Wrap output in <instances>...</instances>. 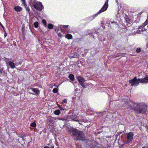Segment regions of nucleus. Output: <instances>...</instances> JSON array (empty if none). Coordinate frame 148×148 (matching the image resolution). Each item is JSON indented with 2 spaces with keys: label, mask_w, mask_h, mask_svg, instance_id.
Listing matches in <instances>:
<instances>
[{
  "label": "nucleus",
  "mask_w": 148,
  "mask_h": 148,
  "mask_svg": "<svg viewBox=\"0 0 148 148\" xmlns=\"http://www.w3.org/2000/svg\"><path fill=\"white\" fill-rule=\"evenodd\" d=\"M67 130L71 133L74 139L76 140H80L83 141L84 138V134L82 131L73 127H68Z\"/></svg>",
  "instance_id": "nucleus-1"
},
{
  "label": "nucleus",
  "mask_w": 148,
  "mask_h": 148,
  "mask_svg": "<svg viewBox=\"0 0 148 148\" xmlns=\"http://www.w3.org/2000/svg\"><path fill=\"white\" fill-rule=\"evenodd\" d=\"M132 106L131 108L139 113H145L147 111L146 106H143L139 105L138 103H134L132 102Z\"/></svg>",
  "instance_id": "nucleus-2"
},
{
  "label": "nucleus",
  "mask_w": 148,
  "mask_h": 148,
  "mask_svg": "<svg viewBox=\"0 0 148 148\" xmlns=\"http://www.w3.org/2000/svg\"><path fill=\"white\" fill-rule=\"evenodd\" d=\"M129 83L131 84L132 86H136L139 85L140 80L137 79L136 77H135L133 79L129 81Z\"/></svg>",
  "instance_id": "nucleus-3"
},
{
  "label": "nucleus",
  "mask_w": 148,
  "mask_h": 148,
  "mask_svg": "<svg viewBox=\"0 0 148 148\" xmlns=\"http://www.w3.org/2000/svg\"><path fill=\"white\" fill-rule=\"evenodd\" d=\"M34 7L36 9L38 10H41L43 8V7L42 5L40 2H39L34 3Z\"/></svg>",
  "instance_id": "nucleus-4"
},
{
  "label": "nucleus",
  "mask_w": 148,
  "mask_h": 148,
  "mask_svg": "<svg viewBox=\"0 0 148 148\" xmlns=\"http://www.w3.org/2000/svg\"><path fill=\"white\" fill-rule=\"evenodd\" d=\"M77 80L79 82V83L84 88L85 87V85L84 82L85 81V80L83 77L78 76L77 77Z\"/></svg>",
  "instance_id": "nucleus-5"
},
{
  "label": "nucleus",
  "mask_w": 148,
  "mask_h": 148,
  "mask_svg": "<svg viewBox=\"0 0 148 148\" xmlns=\"http://www.w3.org/2000/svg\"><path fill=\"white\" fill-rule=\"evenodd\" d=\"M126 134L127 136V140L126 142L127 143H128L132 140L133 137L134 135L133 133L131 132H130L128 133H126Z\"/></svg>",
  "instance_id": "nucleus-6"
},
{
  "label": "nucleus",
  "mask_w": 148,
  "mask_h": 148,
  "mask_svg": "<svg viewBox=\"0 0 148 148\" xmlns=\"http://www.w3.org/2000/svg\"><path fill=\"white\" fill-rule=\"evenodd\" d=\"M29 93L31 94L37 95L39 93V91L37 88H32L28 90Z\"/></svg>",
  "instance_id": "nucleus-7"
},
{
  "label": "nucleus",
  "mask_w": 148,
  "mask_h": 148,
  "mask_svg": "<svg viewBox=\"0 0 148 148\" xmlns=\"http://www.w3.org/2000/svg\"><path fill=\"white\" fill-rule=\"evenodd\" d=\"M108 0H107V1H106L103 7L98 13V14H99L106 10L108 6Z\"/></svg>",
  "instance_id": "nucleus-8"
},
{
  "label": "nucleus",
  "mask_w": 148,
  "mask_h": 148,
  "mask_svg": "<svg viewBox=\"0 0 148 148\" xmlns=\"http://www.w3.org/2000/svg\"><path fill=\"white\" fill-rule=\"evenodd\" d=\"M138 80H140V83H142L147 84L148 83V77L146 76L141 79H138Z\"/></svg>",
  "instance_id": "nucleus-9"
},
{
  "label": "nucleus",
  "mask_w": 148,
  "mask_h": 148,
  "mask_svg": "<svg viewBox=\"0 0 148 148\" xmlns=\"http://www.w3.org/2000/svg\"><path fill=\"white\" fill-rule=\"evenodd\" d=\"M7 64H8L10 66V68L12 69H14L16 68V66L17 65L16 63H15L14 62V61H10L7 62Z\"/></svg>",
  "instance_id": "nucleus-10"
},
{
  "label": "nucleus",
  "mask_w": 148,
  "mask_h": 148,
  "mask_svg": "<svg viewBox=\"0 0 148 148\" xmlns=\"http://www.w3.org/2000/svg\"><path fill=\"white\" fill-rule=\"evenodd\" d=\"M91 146L93 148H99V145L97 143H94L91 145Z\"/></svg>",
  "instance_id": "nucleus-11"
},
{
  "label": "nucleus",
  "mask_w": 148,
  "mask_h": 148,
  "mask_svg": "<svg viewBox=\"0 0 148 148\" xmlns=\"http://www.w3.org/2000/svg\"><path fill=\"white\" fill-rule=\"evenodd\" d=\"M15 10L17 12H20L22 10V8L19 6H16L14 7Z\"/></svg>",
  "instance_id": "nucleus-12"
},
{
  "label": "nucleus",
  "mask_w": 148,
  "mask_h": 148,
  "mask_svg": "<svg viewBox=\"0 0 148 148\" xmlns=\"http://www.w3.org/2000/svg\"><path fill=\"white\" fill-rule=\"evenodd\" d=\"M69 77L72 81L74 80L75 79L74 75L72 74H70L69 75Z\"/></svg>",
  "instance_id": "nucleus-13"
},
{
  "label": "nucleus",
  "mask_w": 148,
  "mask_h": 148,
  "mask_svg": "<svg viewBox=\"0 0 148 148\" xmlns=\"http://www.w3.org/2000/svg\"><path fill=\"white\" fill-rule=\"evenodd\" d=\"M54 113L55 115H59L60 113V112L59 110H55L54 111Z\"/></svg>",
  "instance_id": "nucleus-14"
},
{
  "label": "nucleus",
  "mask_w": 148,
  "mask_h": 148,
  "mask_svg": "<svg viewBox=\"0 0 148 148\" xmlns=\"http://www.w3.org/2000/svg\"><path fill=\"white\" fill-rule=\"evenodd\" d=\"M72 36L70 34H68L66 36V37L68 39H71L72 38Z\"/></svg>",
  "instance_id": "nucleus-15"
},
{
  "label": "nucleus",
  "mask_w": 148,
  "mask_h": 148,
  "mask_svg": "<svg viewBox=\"0 0 148 148\" xmlns=\"http://www.w3.org/2000/svg\"><path fill=\"white\" fill-rule=\"evenodd\" d=\"M53 27V25L51 23H49L48 25V28L49 29H52Z\"/></svg>",
  "instance_id": "nucleus-16"
},
{
  "label": "nucleus",
  "mask_w": 148,
  "mask_h": 148,
  "mask_svg": "<svg viewBox=\"0 0 148 148\" xmlns=\"http://www.w3.org/2000/svg\"><path fill=\"white\" fill-rule=\"evenodd\" d=\"M38 22H36L34 23V26L36 28L38 27Z\"/></svg>",
  "instance_id": "nucleus-17"
},
{
  "label": "nucleus",
  "mask_w": 148,
  "mask_h": 148,
  "mask_svg": "<svg viewBox=\"0 0 148 148\" xmlns=\"http://www.w3.org/2000/svg\"><path fill=\"white\" fill-rule=\"evenodd\" d=\"M31 126L33 127H35L36 126V124L35 122H33L30 125Z\"/></svg>",
  "instance_id": "nucleus-18"
},
{
  "label": "nucleus",
  "mask_w": 148,
  "mask_h": 148,
  "mask_svg": "<svg viewBox=\"0 0 148 148\" xmlns=\"http://www.w3.org/2000/svg\"><path fill=\"white\" fill-rule=\"evenodd\" d=\"M42 23L44 24L45 26V27H46L47 24H46V21L45 20L43 19L42 20Z\"/></svg>",
  "instance_id": "nucleus-19"
},
{
  "label": "nucleus",
  "mask_w": 148,
  "mask_h": 148,
  "mask_svg": "<svg viewBox=\"0 0 148 148\" xmlns=\"http://www.w3.org/2000/svg\"><path fill=\"white\" fill-rule=\"evenodd\" d=\"M58 91V89L57 88H55L53 90V92L54 93H56Z\"/></svg>",
  "instance_id": "nucleus-20"
},
{
  "label": "nucleus",
  "mask_w": 148,
  "mask_h": 148,
  "mask_svg": "<svg viewBox=\"0 0 148 148\" xmlns=\"http://www.w3.org/2000/svg\"><path fill=\"white\" fill-rule=\"evenodd\" d=\"M21 1L22 2V5H23L24 6H26V5L25 4V0L22 1Z\"/></svg>",
  "instance_id": "nucleus-21"
},
{
  "label": "nucleus",
  "mask_w": 148,
  "mask_h": 148,
  "mask_svg": "<svg viewBox=\"0 0 148 148\" xmlns=\"http://www.w3.org/2000/svg\"><path fill=\"white\" fill-rule=\"evenodd\" d=\"M141 51V49L140 48H138L136 50V52L137 53H139Z\"/></svg>",
  "instance_id": "nucleus-22"
},
{
  "label": "nucleus",
  "mask_w": 148,
  "mask_h": 148,
  "mask_svg": "<svg viewBox=\"0 0 148 148\" xmlns=\"http://www.w3.org/2000/svg\"><path fill=\"white\" fill-rule=\"evenodd\" d=\"M25 7L26 8V10L27 11H28V12L30 10L29 7H27V6L26 5V6H25Z\"/></svg>",
  "instance_id": "nucleus-23"
},
{
  "label": "nucleus",
  "mask_w": 148,
  "mask_h": 148,
  "mask_svg": "<svg viewBox=\"0 0 148 148\" xmlns=\"http://www.w3.org/2000/svg\"><path fill=\"white\" fill-rule=\"evenodd\" d=\"M148 23H147L146 22V21H145L143 24V26L144 27L145 26H146L147 25Z\"/></svg>",
  "instance_id": "nucleus-24"
},
{
  "label": "nucleus",
  "mask_w": 148,
  "mask_h": 148,
  "mask_svg": "<svg viewBox=\"0 0 148 148\" xmlns=\"http://www.w3.org/2000/svg\"><path fill=\"white\" fill-rule=\"evenodd\" d=\"M62 26L64 28H65L68 27L69 26V25H63Z\"/></svg>",
  "instance_id": "nucleus-25"
},
{
  "label": "nucleus",
  "mask_w": 148,
  "mask_h": 148,
  "mask_svg": "<svg viewBox=\"0 0 148 148\" xmlns=\"http://www.w3.org/2000/svg\"><path fill=\"white\" fill-rule=\"evenodd\" d=\"M59 108L61 110H64V109L63 108H62V107L61 106H59Z\"/></svg>",
  "instance_id": "nucleus-26"
},
{
  "label": "nucleus",
  "mask_w": 148,
  "mask_h": 148,
  "mask_svg": "<svg viewBox=\"0 0 148 148\" xmlns=\"http://www.w3.org/2000/svg\"><path fill=\"white\" fill-rule=\"evenodd\" d=\"M142 148H148V145L145 146Z\"/></svg>",
  "instance_id": "nucleus-27"
},
{
  "label": "nucleus",
  "mask_w": 148,
  "mask_h": 148,
  "mask_svg": "<svg viewBox=\"0 0 148 148\" xmlns=\"http://www.w3.org/2000/svg\"><path fill=\"white\" fill-rule=\"evenodd\" d=\"M67 101L66 99H64L63 100V102H66Z\"/></svg>",
  "instance_id": "nucleus-28"
},
{
  "label": "nucleus",
  "mask_w": 148,
  "mask_h": 148,
  "mask_svg": "<svg viewBox=\"0 0 148 148\" xmlns=\"http://www.w3.org/2000/svg\"><path fill=\"white\" fill-rule=\"evenodd\" d=\"M143 29H141V30H139V31L138 32V33H140L141 32H140V31L143 32Z\"/></svg>",
  "instance_id": "nucleus-29"
},
{
  "label": "nucleus",
  "mask_w": 148,
  "mask_h": 148,
  "mask_svg": "<svg viewBox=\"0 0 148 148\" xmlns=\"http://www.w3.org/2000/svg\"><path fill=\"white\" fill-rule=\"evenodd\" d=\"M21 138H22V140H24V138L23 137V136L22 137H21Z\"/></svg>",
  "instance_id": "nucleus-30"
},
{
  "label": "nucleus",
  "mask_w": 148,
  "mask_h": 148,
  "mask_svg": "<svg viewBox=\"0 0 148 148\" xmlns=\"http://www.w3.org/2000/svg\"><path fill=\"white\" fill-rule=\"evenodd\" d=\"M146 21V22L147 23H148V19H147Z\"/></svg>",
  "instance_id": "nucleus-31"
},
{
  "label": "nucleus",
  "mask_w": 148,
  "mask_h": 148,
  "mask_svg": "<svg viewBox=\"0 0 148 148\" xmlns=\"http://www.w3.org/2000/svg\"><path fill=\"white\" fill-rule=\"evenodd\" d=\"M44 148H49V147H48L46 146Z\"/></svg>",
  "instance_id": "nucleus-32"
},
{
  "label": "nucleus",
  "mask_w": 148,
  "mask_h": 148,
  "mask_svg": "<svg viewBox=\"0 0 148 148\" xmlns=\"http://www.w3.org/2000/svg\"><path fill=\"white\" fill-rule=\"evenodd\" d=\"M0 25H1V26L3 28V26L2 25V24L1 23H0Z\"/></svg>",
  "instance_id": "nucleus-33"
},
{
  "label": "nucleus",
  "mask_w": 148,
  "mask_h": 148,
  "mask_svg": "<svg viewBox=\"0 0 148 148\" xmlns=\"http://www.w3.org/2000/svg\"><path fill=\"white\" fill-rule=\"evenodd\" d=\"M51 148H54V146H52L51 147Z\"/></svg>",
  "instance_id": "nucleus-34"
},
{
  "label": "nucleus",
  "mask_w": 148,
  "mask_h": 148,
  "mask_svg": "<svg viewBox=\"0 0 148 148\" xmlns=\"http://www.w3.org/2000/svg\"><path fill=\"white\" fill-rule=\"evenodd\" d=\"M30 1L31 2L32 1V0H30Z\"/></svg>",
  "instance_id": "nucleus-35"
},
{
  "label": "nucleus",
  "mask_w": 148,
  "mask_h": 148,
  "mask_svg": "<svg viewBox=\"0 0 148 148\" xmlns=\"http://www.w3.org/2000/svg\"><path fill=\"white\" fill-rule=\"evenodd\" d=\"M114 23V22H112V23Z\"/></svg>",
  "instance_id": "nucleus-36"
},
{
  "label": "nucleus",
  "mask_w": 148,
  "mask_h": 148,
  "mask_svg": "<svg viewBox=\"0 0 148 148\" xmlns=\"http://www.w3.org/2000/svg\"><path fill=\"white\" fill-rule=\"evenodd\" d=\"M5 36H6V35L5 34Z\"/></svg>",
  "instance_id": "nucleus-37"
},
{
  "label": "nucleus",
  "mask_w": 148,
  "mask_h": 148,
  "mask_svg": "<svg viewBox=\"0 0 148 148\" xmlns=\"http://www.w3.org/2000/svg\"><path fill=\"white\" fill-rule=\"evenodd\" d=\"M5 36H6V35L5 34Z\"/></svg>",
  "instance_id": "nucleus-38"
}]
</instances>
